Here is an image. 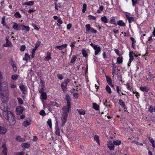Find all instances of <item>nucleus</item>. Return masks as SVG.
I'll use <instances>...</instances> for the list:
<instances>
[{
	"instance_id": "4d7b16f0",
	"label": "nucleus",
	"mask_w": 155,
	"mask_h": 155,
	"mask_svg": "<svg viewBox=\"0 0 155 155\" xmlns=\"http://www.w3.org/2000/svg\"><path fill=\"white\" fill-rule=\"evenodd\" d=\"M25 45H21L20 48V51H24L25 49Z\"/></svg>"
},
{
	"instance_id": "5fc2aeb1",
	"label": "nucleus",
	"mask_w": 155,
	"mask_h": 155,
	"mask_svg": "<svg viewBox=\"0 0 155 155\" xmlns=\"http://www.w3.org/2000/svg\"><path fill=\"white\" fill-rule=\"evenodd\" d=\"M44 89L43 87L41 88L39 91V93H40L41 94L45 93V92H44Z\"/></svg>"
},
{
	"instance_id": "c85d7f7f",
	"label": "nucleus",
	"mask_w": 155,
	"mask_h": 155,
	"mask_svg": "<svg viewBox=\"0 0 155 155\" xmlns=\"http://www.w3.org/2000/svg\"><path fill=\"white\" fill-rule=\"evenodd\" d=\"M113 142L114 144L116 146L120 145L121 143V141L120 140H114Z\"/></svg>"
},
{
	"instance_id": "603ef678",
	"label": "nucleus",
	"mask_w": 155,
	"mask_h": 155,
	"mask_svg": "<svg viewBox=\"0 0 155 155\" xmlns=\"http://www.w3.org/2000/svg\"><path fill=\"white\" fill-rule=\"evenodd\" d=\"M140 0H132V5L133 6H134L135 5L138 3Z\"/></svg>"
},
{
	"instance_id": "864d4df0",
	"label": "nucleus",
	"mask_w": 155,
	"mask_h": 155,
	"mask_svg": "<svg viewBox=\"0 0 155 155\" xmlns=\"http://www.w3.org/2000/svg\"><path fill=\"white\" fill-rule=\"evenodd\" d=\"M37 49L35 48H34L33 49L32 51V55H31V57L32 58H33L34 56L35 55V52Z\"/></svg>"
},
{
	"instance_id": "bf43d9fd",
	"label": "nucleus",
	"mask_w": 155,
	"mask_h": 155,
	"mask_svg": "<svg viewBox=\"0 0 155 155\" xmlns=\"http://www.w3.org/2000/svg\"><path fill=\"white\" fill-rule=\"evenodd\" d=\"M45 108H47V109L49 110V111H51V106L49 105L46 104L45 105Z\"/></svg>"
},
{
	"instance_id": "9b49d317",
	"label": "nucleus",
	"mask_w": 155,
	"mask_h": 155,
	"mask_svg": "<svg viewBox=\"0 0 155 155\" xmlns=\"http://www.w3.org/2000/svg\"><path fill=\"white\" fill-rule=\"evenodd\" d=\"M23 111L22 107L21 106H18L16 108V113L17 114L19 115L21 114Z\"/></svg>"
},
{
	"instance_id": "8fccbe9b",
	"label": "nucleus",
	"mask_w": 155,
	"mask_h": 155,
	"mask_svg": "<svg viewBox=\"0 0 155 155\" xmlns=\"http://www.w3.org/2000/svg\"><path fill=\"white\" fill-rule=\"evenodd\" d=\"M77 58L76 56H73L71 59V63H74L76 61Z\"/></svg>"
},
{
	"instance_id": "c9c22d12",
	"label": "nucleus",
	"mask_w": 155,
	"mask_h": 155,
	"mask_svg": "<svg viewBox=\"0 0 155 155\" xmlns=\"http://www.w3.org/2000/svg\"><path fill=\"white\" fill-rule=\"evenodd\" d=\"M79 114L81 115H84L85 113V111L82 109H77Z\"/></svg>"
},
{
	"instance_id": "7c9ffc66",
	"label": "nucleus",
	"mask_w": 155,
	"mask_h": 155,
	"mask_svg": "<svg viewBox=\"0 0 155 155\" xmlns=\"http://www.w3.org/2000/svg\"><path fill=\"white\" fill-rule=\"evenodd\" d=\"M101 21L104 23H107V19L106 17L105 16L101 18Z\"/></svg>"
},
{
	"instance_id": "a18cd8bd",
	"label": "nucleus",
	"mask_w": 155,
	"mask_h": 155,
	"mask_svg": "<svg viewBox=\"0 0 155 155\" xmlns=\"http://www.w3.org/2000/svg\"><path fill=\"white\" fill-rule=\"evenodd\" d=\"M14 16L16 18H19L21 17V15L18 12H17L14 14Z\"/></svg>"
},
{
	"instance_id": "052dcab7",
	"label": "nucleus",
	"mask_w": 155,
	"mask_h": 155,
	"mask_svg": "<svg viewBox=\"0 0 155 155\" xmlns=\"http://www.w3.org/2000/svg\"><path fill=\"white\" fill-rule=\"evenodd\" d=\"M69 82V79L67 78L64 80V81L63 83L67 85V84Z\"/></svg>"
},
{
	"instance_id": "de8ad7c7",
	"label": "nucleus",
	"mask_w": 155,
	"mask_h": 155,
	"mask_svg": "<svg viewBox=\"0 0 155 155\" xmlns=\"http://www.w3.org/2000/svg\"><path fill=\"white\" fill-rule=\"evenodd\" d=\"M18 78V76L17 74H14L12 76V79L14 80H16Z\"/></svg>"
},
{
	"instance_id": "ddd939ff",
	"label": "nucleus",
	"mask_w": 155,
	"mask_h": 155,
	"mask_svg": "<svg viewBox=\"0 0 155 155\" xmlns=\"http://www.w3.org/2000/svg\"><path fill=\"white\" fill-rule=\"evenodd\" d=\"M125 16L129 23H130L131 22L134 21V17L130 16L129 13L126 14Z\"/></svg>"
},
{
	"instance_id": "b1692460",
	"label": "nucleus",
	"mask_w": 155,
	"mask_h": 155,
	"mask_svg": "<svg viewBox=\"0 0 155 155\" xmlns=\"http://www.w3.org/2000/svg\"><path fill=\"white\" fill-rule=\"evenodd\" d=\"M3 46L4 47H7L9 46H10V47H12V44L9 41H6V44H4L3 45Z\"/></svg>"
},
{
	"instance_id": "6e6d98bb",
	"label": "nucleus",
	"mask_w": 155,
	"mask_h": 155,
	"mask_svg": "<svg viewBox=\"0 0 155 155\" xmlns=\"http://www.w3.org/2000/svg\"><path fill=\"white\" fill-rule=\"evenodd\" d=\"M57 22L59 23V24H58V26H61V24H62L63 23V21H62V20H61V18H59L58 20H57Z\"/></svg>"
},
{
	"instance_id": "20e7f679",
	"label": "nucleus",
	"mask_w": 155,
	"mask_h": 155,
	"mask_svg": "<svg viewBox=\"0 0 155 155\" xmlns=\"http://www.w3.org/2000/svg\"><path fill=\"white\" fill-rule=\"evenodd\" d=\"M9 93H1V98L2 102L7 103L9 100Z\"/></svg>"
},
{
	"instance_id": "58836bf2",
	"label": "nucleus",
	"mask_w": 155,
	"mask_h": 155,
	"mask_svg": "<svg viewBox=\"0 0 155 155\" xmlns=\"http://www.w3.org/2000/svg\"><path fill=\"white\" fill-rule=\"evenodd\" d=\"M140 89L141 91H143L147 92L148 91V88L145 87H140Z\"/></svg>"
},
{
	"instance_id": "6e6552de",
	"label": "nucleus",
	"mask_w": 155,
	"mask_h": 155,
	"mask_svg": "<svg viewBox=\"0 0 155 155\" xmlns=\"http://www.w3.org/2000/svg\"><path fill=\"white\" fill-rule=\"evenodd\" d=\"M19 87L23 93L24 94L27 93V88L26 86L23 84H21L19 86Z\"/></svg>"
},
{
	"instance_id": "680f3d73",
	"label": "nucleus",
	"mask_w": 155,
	"mask_h": 155,
	"mask_svg": "<svg viewBox=\"0 0 155 155\" xmlns=\"http://www.w3.org/2000/svg\"><path fill=\"white\" fill-rule=\"evenodd\" d=\"M18 102L20 104H22L23 103V102L21 99L20 97L18 98H17Z\"/></svg>"
},
{
	"instance_id": "3c124183",
	"label": "nucleus",
	"mask_w": 155,
	"mask_h": 155,
	"mask_svg": "<svg viewBox=\"0 0 155 155\" xmlns=\"http://www.w3.org/2000/svg\"><path fill=\"white\" fill-rule=\"evenodd\" d=\"M103 7L102 5L100 6L99 9L97 10V12L100 13L103 10Z\"/></svg>"
},
{
	"instance_id": "2f4dec72",
	"label": "nucleus",
	"mask_w": 155,
	"mask_h": 155,
	"mask_svg": "<svg viewBox=\"0 0 155 155\" xmlns=\"http://www.w3.org/2000/svg\"><path fill=\"white\" fill-rule=\"evenodd\" d=\"M81 52L82 55L84 57L86 58L87 56V51L85 50H84V49H83L82 50Z\"/></svg>"
},
{
	"instance_id": "39448f33",
	"label": "nucleus",
	"mask_w": 155,
	"mask_h": 155,
	"mask_svg": "<svg viewBox=\"0 0 155 155\" xmlns=\"http://www.w3.org/2000/svg\"><path fill=\"white\" fill-rule=\"evenodd\" d=\"M66 99L67 101V105L63 107H65L70 109H71V103L70 102L71 98L68 94H66L65 96Z\"/></svg>"
},
{
	"instance_id": "338daca9",
	"label": "nucleus",
	"mask_w": 155,
	"mask_h": 155,
	"mask_svg": "<svg viewBox=\"0 0 155 155\" xmlns=\"http://www.w3.org/2000/svg\"><path fill=\"white\" fill-rule=\"evenodd\" d=\"M114 51L117 55L120 56V52L117 49H115Z\"/></svg>"
},
{
	"instance_id": "473e14b6",
	"label": "nucleus",
	"mask_w": 155,
	"mask_h": 155,
	"mask_svg": "<svg viewBox=\"0 0 155 155\" xmlns=\"http://www.w3.org/2000/svg\"><path fill=\"white\" fill-rule=\"evenodd\" d=\"M21 147L24 148H28L30 147V145L29 143H22L21 145Z\"/></svg>"
},
{
	"instance_id": "c756f323",
	"label": "nucleus",
	"mask_w": 155,
	"mask_h": 155,
	"mask_svg": "<svg viewBox=\"0 0 155 155\" xmlns=\"http://www.w3.org/2000/svg\"><path fill=\"white\" fill-rule=\"evenodd\" d=\"M50 106H54L55 107H58L59 105L55 102H50Z\"/></svg>"
},
{
	"instance_id": "dca6fc26",
	"label": "nucleus",
	"mask_w": 155,
	"mask_h": 155,
	"mask_svg": "<svg viewBox=\"0 0 155 155\" xmlns=\"http://www.w3.org/2000/svg\"><path fill=\"white\" fill-rule=\"evenodd\" d=\"M51 54L50 52H48L47 53L46 56L45 57L44 60L45 61H48L50 60H51Z\"/></svg>"
},
{
	"instance_id": "6ab92c4d",
	"label": "nucleus",
	"mask_w": 155,
	"mask_h": 155,
	"mask_svg": "<svg viewBox=\"0 0 155 155\" xmlns=\"http://www.w3.org/2000/svg\"><path fill=\"white\" fill-rule=\"evenodd\" d=\"M47 95L46 93H44L41 94L40 99L42 101L47 99Z\"/></svg>"
},
{
	"instance_id": "0e129e2a",
	"label": "nucleus",
	"mask_w": 155,
	"mask_h": 155,
	"mask_svg": "<svg viewBox=\"0 0 155 155\" xmlns=\"http://www.w3.org/2000/svg\"><path fill=\"white\" fill-rule=\"evenodd\" d=\"M148 40L149 41L150 43L152 42L153 41V39H152V36H151L148 38Z\"/></svg>"
},
{
	"instance_id": "f257e3e1",
	"label": "nucleus",
	"mask_w": 155,
	"mask_h": 155,
	"mask_svg": "<svg viewBox=\"0 0 155 155\" xmlns=\"http://www.w3.org/2000/svg\"><path fill=\"white\" fill-rule=\"evenodd\" d=\"M3 115L4 117L10 123H15V117L12 112L9 111L5 112L3 113Z\"/></svg>"
},
{
	"instance_id": "bb28decb",
	"label": "nucleus",
	"mask_w": 155,
	"mask_h": 155,
	"mask_svg": "<svg viewBox=\"0 0 155 155\" xmlns=\"http://www.w3.org/2000/svg\"><path fill=\"white\" fill-rule=\"evenodd\" d=\"M16 140L20 142H24L25 141V139L23 138H21L20 136H17L15 138Z\"/></svg>"
},
{
	"instance_id": "412c9836",
	"label": "nucleus",
	"mask_w": 155,
	"mask_h": 155,
	"mask_svg": "<svg viewBox=\"0 0 155 155\" xmlns=\"http://www.w3.org/2000/svg\"><path fill=\"white\" fill-rule=\"evenodd\" d=\"M129 56L130 59L129 60V62H131L134 59V56H135L136 57H137L136 56L134 53H133L132 52H130L129 53Z\"/></svg>"
},
{
	"instance_id": "13d9d810",
	"label": "nucleus",
	"mask_w": 155,
	"mask_h": 155,
	"mask_svg": "<svg viewBox=\"0 0 155 155\" xmlns=\"http://www.w3.org/2000/svg\"><path fill=\"white\" fill-rule=\"evenodd\" d=\"M39 114L40 115L44 116L46 115L45 111L44 110H41L39 112Z\"/></svg>"
},
{
	"instance_id": "a19ab883",
	"label": "nucleus",
	"mask_w": 155,
	"mask_h": 155,
	"mask_svg": "<svg viewBox=\"0 0 155 155\" xmlns=\"http://www.w3.org/2000/svg\"><path fill=\"white\" fill-rule=\"evenodd\" d=\"M9 85L10 87L12 89H15L17 87L15 84L14 83H10Z\"/></svg>"
},
{
	"instance_id": "49530a36",
	"label": "nucleus",
	"mask_w": 155,
	"mask_h": 155,
	"mask_svg": "<svg viewBox=\"0 0 155 155\" xmlns=\"http://www.w3.org/2000/svg\"><path fill=\"white\" fill-rule=\"evenodd\" d=\"M47 123L50 128L52 127L51 120V119H48L47 121Z\"/></svg>"
},
{
	"instance_id": "79ce46f5",
	"label": "nucleus",
	"mask_w": 155,
	"mask_h": 155,
	"mask_svg": "<svg viewBox=\"0 0 155 155\" xmlns=\"http://www.w3.org/2000/svg\"><path fill=\"white\" fill-rule=\"evenodd\" d=\"M93 107L95 110H99V106L95 103H93Z\"/></svg>"
},
{
	"instance_id": "5701e85b",
	"label": "nucleus",
	"mask_w": 155,
	"mask_h": 155,
	"mask_svg": "<svg viewBox=\"0 0 155 155\" xmlns=\"http://www.w3.org/2000/svg\"><path fill=\"white\" fill-rule=\"evenodd\" d=\"M118 104L122 107H124V109H125L126 106L125 104L124 103L122 100L121 99L119 100Z\"/></svg>"
},
{
	"instance_id": "37998d69",
	"label": "nucleus",
	"mask_w": 155,
	"mask_h": 155,
	"mask_svg": "<svg viewBox=\"0 0 155 155\" xmlns=\"http://www.w3.org/2000/svg\"><path fill=\"white\" fill-rule=\"evenodd\" d=\"M115 18L114 17H111L110 19V23L114 25H116V23L115 21Z\"/></svg>"
},
{
	"instance_id": "f704fd0d",
	"label": "nucleus",
	"mask_w": 155,
	"mask_h": 155,
	"mask_svg": "<svg viewBox=\"0 0 155 155\" xmlns=\"http://www.w3.org/2000/svg\"><path fill=\"white\" fill-rule=\"evenodd\" d=\"M105 89L107 92L109 94L111 93V91L110 88L108 85H107Z\"/></svg>"
},
{
	"instance_id": "cd10ccee",
	"label": "nucleus",
	"mask_w": 155,
	"mask_h": 155,
	"mask_svg": "<svg viewBox=\"0 0 155 155\" xmlns=\"http://www.w3.org/2000/svg\"><path fill=\"white\" fill-rule=\"evenodd\" d=\"M67 85L64 84L63 83H62L61 84V88L62 89V90L64 92H65V91H66L67 89Z\"/></svg>"
},
{
	"instance_id": "0eeeda50",
	"label": "nucleus",
	"mask_w": 155,
	"mask_h": 155,
	"mask_svg": "<svg viewBox=\"0 0 155 155\" xmlns=\"http://www.w3.org/2000/svg\"><path fill=\"white\" fill-rule=\"evenodd\" d=\"M13 29L16 31H19L21 30V25L17 24L15 22L12 23Z\"/></svg>"
},
{
	"instance_id": "774afa93",
	"label": "nucleus",
	"mask_w": 155,
	"mask_h": 155,
	"mask_svg": "<svg viewBox=\"0 0 155 155\" xmlns=\"http://www.w3.org/2000/svg\"><path fill=\"white\" fill-rule=\"evenodd\" d=\"M27 3L28 5L31 6L34 4V2L33 1H29L28 2H27Z\"/></svg>"
},
{
	"instance_id": "4c0bfd02",
	"label": "nucleus",
	"mask_w": 155,
	"mask_h": 155,
	"mask_svg": "<svg viewBox=\"0 0 155 155\" xmlns=\"http://www.w3.org/2000/svg\"><path fill=\"white\" fill-rule=\"evenodd\" d=\"M106 78L108 84L109 85H111L112 84V81L111 79L110 78H108V77L107 76H106Z\"/></svg>"
},
{
	"instance_id": "f8f14e48",
	"label": "nucleus",
	"mask_w": 155,
	"mask_h": 155,
	"mask_svg": "<svg viewBox=\"0 0 155 155\" xmlns=\"http://www.w3.org/2000/svg\"><path fill=\"white\" fill-rule=\"evenodd\" d=\"M107 145L108 147L110 150H113L114 149V146L113 142L112 141H110L108 142Z\"/></svg>"
},
{
	"instance_id": "393cba45",
	"label": "nucleus",
	"mask_w": 155,
	"mask_h": 155,
	"mask_svg": "<svg viewBox=\"0 0 155 155\" xmlns=\"http://www.w3.org/2000/svg\"><path fill=\"white\" fill-rule=\"evenodd\" d=\"M148 138L149 141L151 143L152 147L154 148L155 146L154 140L151 137H148Z\"/></svg>"
},
{
	"instance_id": "f3484780",
	"label": "nucleus",
	"mask_w": 155,
	"mask_h": 155,
	"mask_svg": "<svg viewBox=\"0 0 155 155\" xmlns=\"http://www.w3.org/2000/svg\"><path fill=\"white\" fill-rule=\"evenodd\" d=\"M7 131L5 127L0 126V134H4L6 133Z\"/></svg>"
},
{
	"instance_id": "e433bc0d",
	"label": "nucleus",
	"mask_w": 155,
	"mask_h": 155,
	"mask_svg": "<svg viewBox=\"0 0 155 155\" xmlns=\"http://www.w3.org/2000/svg\"><path fill=\"white\" fill-rule=\"evenodd\" d=\"M117 62L119 64H121L123 62V58L122 57H119L117 59Z\"/></svg>"
},
{
	"instance_id": "c03bdc74",
	"label": "nucleus",
	"mask_w": 155,
	"mask_h": 155,
	"mask_svg": "<svg viewBox=\"0 0 155 155\" xmlns=\"http://www.w3.org/2000/svg\"><path fill=\"white\" fill-rule=\"evenodd\" d=\"M41 43V42L39 40L37 41L36 42V44L35 45V46L34 48L37 49L39 47Z\"/></svg>"
},
{
	"instance_id": "4be33fe9",
	"label": "nucleus",
	"mask_w": 155,
	"mask_h": 155,
	"mask_svg": "<svg viewBox=\"0 0 155 155\" xmlns=\"http://www.w3.org/2000/svg\"><path fill=\"white\" fill-rule=\"evenodd\" d=\"M55 129L56 131L55 132V134L59 136L60 135V132L59 129V127L58 126V124L57 122V124L55 125Z\"/></svg>"
},
{
	"instance_id": "2eb2a0df",
	"label": "nucleus",
	"mask_w": 155,
	"mask_h": 155,
	"mask_svg": "<svg viewBox=\"0 0 155 155\" xmlns=\"http://www.w3.org/2000/svg\"><path fill=\"white\" fill-rule=\"evenodd\" d=\"M31 124V121L30 120L25 121L22 123V125L25 127Z\"/></svg>"
},
{
	"instance_id": "09e8293b",
	"label": "nucleus",
	"mask_w": 155,
	"mask_h": 155,
	"mask_svg": "<svg viewBox=\"0 0 155 155\" xmlns=\"http://www.w3.org/2000/svg\"><path fill=\"white\" fill-rule=\"evenodd\" d=\"M87 8V5L85 4H84L83 5V9L82 12L83 13H84Z\"/></svg>"
},
{
	"instance_id": "aec40b11",
	"label": "nucleus",
	"mask_w": 155,
	"mask_h": 155,
	"mask_svg": "<svg viewBox=\"0 0 155 155\" xmlns=\"http://www.w3.org/2000/svg\"><path fill=\"white\" fill-rule=\"evenodd\" d=\"M21 28L22 30H25L27 31H28L30 30V28L28 26H25L23 25H21Z\"/></svg>"
},
{
	"instance_id": "a211bd4d",
	"label": "nucleus",
	"mask_w": 155,
	"mask_h": 155,
	"mask_svg": "<svg viewBox=\"0 0 155 155\" xmlns=\"http://www.w3.org/2000/svg\"><path fill=\"white\" fill-rule=\"evenodd\" d=\"M67 44H64L62 45H61L56 46L55 47V48L59 49L60 50H62L66 48L67 47Z\"/></svg>"
},
{
	"instance_id": "9d476101",
	"label": "nucleus",
	"mask_w": 155,
	"mask_h": 155,
	"mask_svg": "<svg viewBox=\"0 0 155 155\" xmlns=\"http://www.w3.org/2000/svg\"><path fill=\"white\" fill-rule=\"evenodd\" d=\"M1 149L2 150V153L5 155H7V149L6 144L4 143L3 144Z\"/></svg>"
},
{
	"instance_id": "ea45409f",
	"label": "nucleus",
	"mask_w": 155,
	"mask_h": 155,
	"mask_svg": "<svg viewBox=\"0 0 155 155\" xmlns=\"http://www.w3.org/2000/svg\"><path fill=\"white\" fill-rule=\"evenodd\" d=\"M149 111L151 113L153 112H155V106L153 107L150 106L149 108Z\"/></svg>"
},
{
	"instance_id": "e2e57ef3",
	"label": "nucleus",
	"mask_w": 155,
	"mask_h": 155,
	"mask_svg": "<svg viewBox=\"0 0 155 155\" xmlns=\"http://www.w3.org/2000/svg\"><path fill=\"white\" fill-rule=\"evenodd\" d=\"M2 23L3 25H6V24L5 23V18L3 17L2 18Z\"/></svg>"
},
{
	"instance_id": "72a5a7b5",
	"label": "nucleus",
	"mask_w": 155,
	"mask_h": 155,
	"mask_svg": "<svg viewBox=\"0 0 155 155\" xmlns=\"http://www.w3.org/2000/svg\"><path fill=\"white\" fill-rule=\"evenodd\" d=\"M94 140L97 142V144L99 145L100 142L99 141V137L97 135H95L94 136Z\"/></svg>"
},
{
	"instance_id": "69168bd1",
	"label": "nucleus",
	"mask_w": 155,
	"mask_h": 155,
	"mask_svg": "<svg viewBox=\"0 0 155 155\" xmlns=\"http://www.w3.org/2000/svg\"><path fill=\"white\" fill-rule=\"evenodd\" d=\"M75 43L76 42L75 41H74L71 43L70 46L71 48H74L75 46Z\"/></svg>"
},
{
	"instance_id": "f03ea898",
	"label": "nucleus",
	"mask_w": 155,
	"mask_h": 155,
	"mask_svg": "<svg viewBox=\"0 0 155 155\" xmlns=\"http://www.w3.org/2000/svg\"><path fill=\"white\" fill-rule=\"evenodd\" d=\"M62 110L63 112L61 118V120L62 123V126H63L67 121L68 116V113L71 110V109H67V108L63 107Z\"/></svg>"
},
{
	"instance_id": "4468645a",
	"label": "nucleus",
	"mask_w": 155,
	"mask_h": 155,
	"mask_svg": "<svg viewBox=\"0 0 155 155\" xmlns=\"http://www.w3.org/2000/svg\"><path fill=\"white\" fill-rule=\"evenodd\" d=\"M95 50L94 54L95 55H97L98 53L101 51V47L100 46H98L96 45V46L93 48Z\"/></svg>"
},
{
	"instance_id": "a878e982",
	"label": "nucleus",
	"mask_w": 155,
	"mask_h": 155,
	"mask_svg": "<svg viewBox=\"0 0 155 155\" xmlns=\"http://www.w3.org/2000/svg\"><path fill=\"white\" fill-rule=\"evenodd\" d=\"M117 24L118 25L121 26H124L125 25V23L122 20H119L117 22Z\"/></svg>"
},
{
	"instance_id": "423d86ee",
	"label": "nucleus",
	"mask_w": 155,
	"mask_h": 155,
	"mask_svg": "<svg viewBox=\"0 0 155 155\" xmlns=\"http://www.w3.org/2000/svg\"><path fill=\"white\" fill-rule=\"evenodd\" d=\"M86 31L89 32H91L93 33H96L97 32L96 30L92 28H91L90 24H87L85 25Z\"/></svg>"
},
{
	"instance_id": "7ed1b4c3",
	"label": "nucleus",
	"mask_w": 155,
	"mask_h": 155,
	"mask_svg": "<svg viewBox=\"0 0 155 155\" xmlns=\"http://www.w3.org/2000/svg\"><path fill=\"white\" fill-rule=\"evenodd\" d=\"M0 91L1 93H8L9 90L8 82L6 81L0 82Z\"/></svg>"
},
{
	"instance_id": "1a4fd4ad",
	"label": "nucleus",
	"mask_w": 155,
	"mask_h": 155,
	"mask_svg": "<svg viewBox=\"0 0 155 155\" xmlns=\"http://www.w3.org/2000/svg\"><path fill=\"white\" fill-rule=\"evenodd\" d=\"M0 108L3 111V113H4L5 112H7L8 111L7 110L6 103L2 102L0 106Z\"/></svg>"
}]
</instances>
